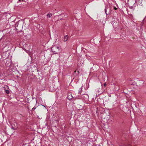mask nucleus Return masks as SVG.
I'll use <instances>...</instances> for the list:
<instances>
[{"instance_id": "nucleus-1", "label": "nucleus", "mask_w": 146, "mask_h": 146, "mask_svg": "<svg viewBox=\"0 0 146 146\" xmlns=\"http://www.w3.org/2000/svg\"><path fill=\"white\" fill-rule=\"evenodd\" d=\"M51 50L54 54H58L61 52V48L59 46L54 45L52 47Z\"/></svg>"}, {"instance_id": "nucleus-2", "label": "nucleus", "mask_w": 146, "mask_h": 146, "mask_svg": "<svg viewBox=\"0 0 146 146\" xmlns=\"http://www.w3.org/2000/svg\"><path fill=\"white\" fill-rule=\"evenodd\" d=\"M105 13L106 15L110 14L111 11L110 8H106L105 9Z\"/></svg>"}, {"instance_id": "nucleus-3", "label": "nucleus", "mask_w": 146, "mask_h": 146, "mask_svg": "<svg viewBox=\"0 0 146 146\" xmlns=\"http://www.w3.org/2000/svg\"><path fill=\"white\" fill-rule=\"evenodd\" d=\"M137 84L139 86H144V83L143 80H139Z\"/></svg>"}, {"instance_id": "nucleus-4", "label": "nucleus", "mask_w": 146, "mask_h": 146, "mask_svg": "<svg viewBox=\"0 0 146 146\" xmlns=\"http://www.w3.org/2000/svg\"><path fill=\"white\" fill-rule=\"evenodd\" d=\"M67 98L69 100H70L73 98V97L71 93H69L68 95Z\"/></svg>"}, {"instance_id": "nucleus-5", "label": "nucleus", "mask_w": 146, "mask_h": 146, "mask_svg": "<svg viewBox=\"0 0 146 146\" xmlns=\"http://www.w3.org/2000/svg\"><path fill=\"white\" fill-rule=\"evenodd\" d=\"M68 36H67V35L65 36L64 37V42H65L66 41L68 40Z\"/></svg>"}, {"instance_id": "nucleus-6", "label": "nucleus", "mask_w": 146, "mask_h": 146, "mask_svg": "<svg viewBox=\"0 0 146 146\" xmlns=\"http://www.w3.org/2000/svg\"><path fill=\"white\" fill-rule=\"evenodd\" d=\"M52 13H48V14L47 15V17H50L52 16Z\"/></svg>"}, {"instance_id": "nucleus-7", "label": "nucleus", "mask_w": 146, "mask_h": 146, "mask_svg": "<svg viewBox=\"0 0 146 146\" xmlns=\"http://www.w3.org/2000/svg\"><path fill=\"white\" fill-rule=\"evenodd\" d=\"M7 94H8L9 93V91L8 90H5Z\"/></svg>"}, {"instance_id": "nucleus-8", "label": "nucleus", "mask_w": 146, "mask_h": 146, "mask_svg": "<svg viewBox=\"0 0 146 146\" xmlns=\"http://www.w3.org/2000/svg\"><path fill=\"white\" fill-rule=\"evenodd\" d=\"M19 25V23H17L16 24V25L17 27H18Z\"/></svg>"}, {"instance_id": "nucleus-9", "label": "nucleus", "mask_w": 146, "mask_h": 146, "mask_svg": "<svg viewBox=\"0 0 146 146\" xmlns=\"http://www.w3.org/2000/svg\"><path fill=\"white\" fill-rule=\"evenodd\" d=\"M82 92V89H80V90L78 92V93L79 94H80V93H81V92Z\"/></svg>"}, {"instance_id": "nucleus-10", "label": "nucleus", "mask_w": 146, "mask_h": 146, "mask_svg": "<svg viewBox=\"0 0 146 146\" xmlns=\"http://www.w3.org/2000/svg\"><path fill=\"white\" fill-rule=\"evenodd\" d=\"M79 74V71H78L77 72V73L76 74V75L78 76V74Z\"/></svg>"}, {"instance_id": "nucleus-11", "label": "nucleus", "mask_w": 146, "mask_h": 146, "mask_svg": "<svg viewBox=\"0 0 146 146\" xmlns=\"http://www.w3.org/2000/svg\"><path fill=\"white\" fill-rule=\"evenodd\" d=\"M106 83H104V86H106Z\"/></svg>"}, {"instance_id": "nucleus-12", "label": "nucleus", "mask_w": 146, "mask_h": 146, "mask_svg": "<svg viewBox=\"0 0 146 146\" xmlns=\"http://www.w3.org/2000/svg\"><path fill=\"white\" fill-rule=\"evenodd\" d=\"M114 9L115 10H116L117 9V8L115 7L114 8Z\"/></svg>"}, {"instance_id": "nucleus-13", "label": "nucleus", "mask_w": 146, "mask_h": 146, "mask_svg": "<svg viewBox=\"0 0 146 146\" xmlns=\"http://www.w3.org/2000/svg\"><path fill=\"white\" fill-rule=\"evenodd\" d=\"M10 44V42H8V43H7V44L9 45Z\"/></svg>"}, {"instance_id": "nucleus-14", "label": "nucleus", "mask_w": 146, "mask_h": 146, "mask_svg": "<svg viewBox=\"0 0 146 146\" xmlns=\"http://www.w3.org/2000/svg\"><path fill=\"white\" fill-rule=\"evenodd\" d=\"M8 87V86H6V87H4V89H5V88H7Z\"/></svg>"}, {"instance_id": "nucleus-15", "label": "nucleus", "mask_w": 146, "mask_h": 146, "mask_svg": "<svg viewBox=\"0 0 146 146\" xmlns=\"http://www.w3.org/2000/svg\"><path fill=\"white\" fill-rule=\"evenodd\" d=\"M76 70H75V71H74V73H76Z\"/></svg>"}, {"instance_id": "nucleus-16", "label": "nucleus", "mask_w": 146, "mask_h": 146, "mask_svg": "<svg viewBox=\"0 0 146 146\" xmlns=\"http://www.w3.org/2000/svg\"><path fill=\"white\" fill-rule=\"evenodd\" d=\"M21 27H22V25H21Z\"/></svg>"}, {"instance_id": "nucleus-17", "label": "nucleus", "mask_w": 146, "mask_h": 146, "mask_svg": "<svg viewBox=\"0 0 146 146\" xmlns=\"http://www.w3.org/2000/svg\"><path fill=\"white\" fill-rule=\"evenodd\" d=\"M35 108H34V109L35 110Z\"/></svg>"}]
</instances>
